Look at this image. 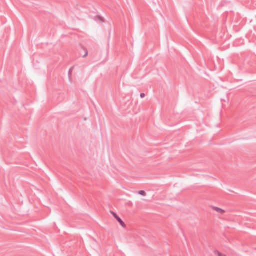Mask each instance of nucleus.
<instances>
[{"label": "nucleus", "mask_w": 256, "mask_h": 256, "mask_svg": "<svg viewBox=\"0 0 256 256\" xmlns=\"http://www.w3.org/2000/svg\"><path fill=\"white\" fill-rule=\"evenodd\" d=\"M140 193L141 194H144V191H140Z\"/></svg>", "instance_id": "obj_4"}, {"label": "nucleus", "mask_w": 256, "mask_h": 256, "mask_svg": "<svg viewBox=\"0 0 256 256\" xmlns=\"http://www.w3.org/2000/svg\"><path fill=\"white\" fill-rule=\"evenodd\" d=\"M213 210L216 212H218V214H224V212H225V210L220 208H218V207H214L213 208Z\"/></svg>", "instance_id": "obj_1"}, {"label": "nucleus", "mask_w": 256, "mask_h": 256, "mask_svg": "<svg viewBox=\"0 0 256 256\" xmlns=\"http://www.w3.org/2000/svg\"><path fill=\"white\" fill-rule=\"evenodd\" d=\"M118 222L120 223V225L124 228H126V224H124V222L122 220L118 217L117 219H116Z\"/></svg>", "instance_id": "obj_2"}, {"label": "nucleus", "mask_w": 256, "mask_h": 256, "mask_svg": "<svg viewBox=\"0 0 256 256\" xmlns=\"http://www.w3.org/2000/svg\"><path fill=\"white\" fill-rule=\"evenodd\" d=\"M88 55V52H86V54L84 55V57H85L86 56Z\"/></svg>", "instance_id": "obj_5"}, {"label": "nucleus", "mask_w": 256, "mask_h": 256, "mask_svg": "<svg viewBox=\"0 0 256 256\" xmlns=\"http://www.w3.org/2000/svg\"><path fill=\"white\" fill-rule=\"evenodd\" d=\"M110 212L116 219H117L119 217L114 212L111 211Z\"/></svg>", "instance_id": "obj_3"}]
</instances>
